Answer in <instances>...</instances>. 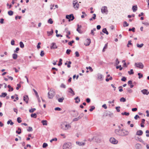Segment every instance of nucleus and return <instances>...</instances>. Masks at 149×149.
Segmentation results:
<instances>
[{
    "instance_id": "1a4fd4ad",
    "label": "nucleus",
    "mask_w": 149,
    "mask_h": 149,
    "mask_svg": "<svg viewBox=\"0 0 149 149\" xmlns=\"http://www.w3.org/2000/svg\"><path fill=\"white\" fill-rule=\"evenodd\" d=\"M101 12L102 13H107L108 10L107 7L106 6L102 7L101 9Z\"/></svg>"
},
{
    "instance_id": "0eeeda50",
    "label": "nucleus",
    "mask_w": 149,
    "mask_h": 149,
    "mask_svg": "<svg viewBox=\"0 0 149 149\" xmlns=\"http://www.w3.org/2000/svg\"><path fill=\"white\" fill-rule=\"evenodd\" d=\"M66 19H68L69 22L72 21L74 19V17L73 14H71L69 15H67L66 16Z\"/></svg>"
},
{
    "instance_id": "49530a36",
    "label": "nucleus",
    "mask_w": 149,
    "mask_h": 149,
    "mask_svg": "<svg viewBox=\"0 0 149 149\" xmlns=\"http://www.w3.org/2000/svg\"><path fill=\"white\" fill-rule=\"evenodd\" d=\"M36 110V109L35 108H33L31 109H30L29 110V112L30 113H33V112L35 111Z\"/></svg>"
},
{
    "instance_id": "bb28decb",
    "label": "nucleus",
    "mask_w": 149,
    "mask_h": 149,
    "mask_svg": "<svg viewBox=\"0 0 149 149\" xmlns=\"http://www.w3.org/2000/svg\"><path fill=\"white\" fill-rule=\"evenodd\" d=\"M126 99L123 97H121L120 99V102H125L126 101Z\"/></svg>"
},
{
    "instance_id": "de8ad7c7",
    "label": "nucleus",
    "mask_w": 149,
    "mask_h": 149,
    "mask_svg": "<svg viewBox=\"0 0 149 149\" xmlns=\"http://www.w3.org/2000/svg\"><path fill=\"white\" fill-rule=\"evenodd\" d=\"M116 68L117 69H119V70H122L123 69V68L121 67V65H120L118 66H117L116 67Z\"/></svg>"
},
{
    "instance_id": "774afa93",
    "label": "nucleus",
    "mask_w": 149,
    "mask_h": 149,
    "mask_svg": "<svg viewBox=\"0 0 149 149\" xmlns=\"http://www.w3.org/2000/svg\"><path fill=\"white\" fill-rule=\"evenodd\" d=\"M122 86H120L118 87V88L119 89V91L120 92H122L123 91V89H122Z\"/></svg>"
},
{
    "instance_id": "f03ea898",
    "label": "nucleus",
    "mask_w": 149,
    "mask_h": 149,
    "mask_svg": "<svg viewBox=\"0 0 149 149\" xmlns=\"http://www.w3.org/2000/svg\"><path fill=\"white\" fill-rule=\"evenodd\" d=\"M61 128L63 130H67L71 128V126L67 122L65 121L61 125Z\"/></svg>"
},
{
    "instance_id": "7ed1b4c3",
    "label": "nucleus",
    "mask_w": 149,
    "mask_h": 149,
    "mask_svg": "<svg viewBox=\"0 0 149 149\" xmlns=\"http://www.w3.org/2000/svg\"><path fill=\"white\" fill-rule=\"evenodd\" d=\"M55 94V91L53 90L50 89L48 93V97L49 99H52Z\"/></svg>"
},
{
    "instance_id": "a18cd8bd",
    "label": "nucleus",
    "mask_w": 149,
    "mask_h": 149,
    "mask_svg": "<svg viewBox=\"0 0 149 149\" xmlns=\"http://www.w3.org/2000/svg\"><path fill=\"white\" fill-rule=\"evenodd\" d=\"M135 28L132 27V29L130 28L129 29V31H132L133 32H135Z\"/></svg>"
},
{
    "instance_id": "4d7b16f0",
    "label": "nucleus",
    "mask_w": 149,
    "mask_h": 149,
    "mask_svg": "<svg viewBox=\"0 0 149 149\" xmlns=\"http://www.w3.org/2000/svg\"><path fill=\"white\" fill-rule=\"evenodd\" d=\"M33 91L35 93L36 96L37 97H38V93L36 91L35 89H33Z\"/></svg>"
},
{
    "instance_id": "e433bc0d",
    "label": "nucleus",
    "mask_w": 149,
    "mask_h": 149,
    "mask_svg": "<svg viewBox=\"0 0 149 149\" xmlns=\"http://www.w3.org/2000/svg\"><path fill=\"white\" fill-rule=\"evenodd\" d=\"M48 22L49 23H50L51 24H52L53 23V21L52 19L50 18L48 20Z\"/></svg>"
},
{
    "instance_id": "5fc2aeb1",
    "label": "nucleus",
    "mask_w": 149,
    "mask_h": 149,
    "mask_svg": "<svg viewBox=\"0 0 149 149\" xmlns=\"http://www.w3.org/2000/svg\"><path fill=\"white\" fill-rule=\"evenodd\" d=\"M60 87L61 88H66V86L63 84L62 83L60 86Z\"/></svg>"
},
{
    "instance_id": "4c0bfd02",
    "label": "nucleus",
    "mask_w": 149,
    "mask_h": 149,
    "mask_svg": "<svg viewBox=\"0 0 149 149\" xmlns=\"http://www.w3.org/2000/svg\"><path fill=\"white\" fill-rule=\"evenodd\" d=\"M96 30V29L95 28H94L93 30H91V34H92L93 35H94V31H95Z\"/></svg>"
},
{
    "instance_id": "37998d69",
    "label": "nucleus",
    "mask_w": 149,
    "mask_h": 149,
    "mask_svg": "<svg viewBox=\"0 0 149 149\" xmlns=\"http://www.w3.org/2000/svg\"><path fill=\"white\" fill-rule=\"evenodd\" d=\"M138 75L139 76V78L140 79L141 78H142L143 77V75L142 74H141L140 73H139L138 74Z\"/></svg>"
},
{
    "instance_id": "f257e3e1",
    "label": "nucleus",
    "mask_w": 149,
    "mask_h": 149,
    "mask_svg": "<svg viewBox=\"0 0 149 149\" xmlns=\"http://www.w3.org/2000/svg\"><path fill=\"white\" fill-rule=\"evenodd\" d=\"M115 132L119 136H124L128 135L129 132L127 130L122 129L120 130L116 129L115 130Z\"/></svg>"
},
{
    "instance_id": "69168bd1",
    "label": "nucleus",
    "mask_w": 149,
    "mask_h": 149,
    "mask_svg": "<svg viewBox=\"0 0 149 149\" xmlns=\"http://www.w3.org/2000/svg\"><path fill=\"white\" fill-rule=\"evenodd\" d=\"M45 54L44 52L43 51H41L40 53V55L41 56H43Z\"/></svg>"
},
{
    "instance_id": "a211bd4d",
    "label": "nucleus",
    "mask_w": 149,
    "mask_h": 149,
    "mask_svg": "<svg viewBox=\"0 0 149 149\" xmlns=\"http://www.w3.org/2000/svg\"><path fill=\"white\" fill-rule=\"evenodd\" d=\"M143 134L142 131L141 130H139L137 131L136 133V134L138 135L141 136Z\"/></svg>"
},
{
    "instance_id": "9d476101",
    "label": "nucleus",
    "mask_w": 149,
    "mask_h": 149,
    "mask_svg": "<svg viewBox=\"0 0 149 149\" xmlns=\"http://www.w3.org/2000/svg\"><path fill=\"white\" fill-rule=\"evenodd\" d=\"M109 140L111 143L114 144H116L118 142V141L114 138H111Z\"/></svg>"
},
{
    "instance_id": "09e8293b",
    "label": "nucleus",
    "mask_w": 149,
    "mask_h": 149,
    "mask_svg": "<svg viewBox=\"0 0 149 149\" xmlns=\"http://www.w3.org/2000/svg\"><path fill=\"white\" fill-rule=\"evenodd\" d=\"M131 42L132 41L131 40H129L128 41V43L127 45V47H130L129 45H132V44Z\"/></svg>"
},
{
    "instance_id": "c85d7f7f",
    "label": "nucleus",
    "mask_w": 149,
    "mask_h": 149,
    "mask_svg": "<svg viewBox=\"0 0 149 149\" xmlns=\"http://www.w3.org/2000/svg\"><path fill=\"white\" fill-rule=\"evenodd\" d=\"M31 117L36 118L37 117V115L36 113H32L31 115Z\"/></svg>"
},
{
    "instance_id": "cd10ccee",
    "label": "nucleus",
    "mask_w": 149,
    "mask_h": 149,
    "mask_svg": "<svg viewBox=\"0 0 149 149\" xmlns=\"http://www.w3.org/2000/svg\"><path fill=\"white\" fill-rule=\"evenodd\" d=\"M18 130H19V131H16V133L18 134H20L21 133V129L19 127H18Z\"/></svg>"
},
{
    "instance_id": "5701e85b",
    "label": "nucleus",
    "mask_w": 149,
    "mask_h": 149,
    "mask_svg": "<svg viewBox=\"0 0 149 149\" xmlns=\"http://www.w3.org/2000/svg\"><path fill=\"white\" fill-rule=\"evenodd\" d=\"M102 32L106 34L107 35L109 34V33L107 31L106 28H105L103 29L102 30Z\"/></svg>"
},
{
    "instance_id": "052dcab7",
    "label": "nucleus",
    "mask_w": 149,
    "mask_h": 149,
    "mask_svg": "<svg viewBox=\"0 0 149 149\" xmlns=\"http://www.w3.org/2000/svg\"><path fill=\"white\" fill-rule=\"evenodd\" d=\"M48 146L47 144L46 143H43L42 145V147L43 148H45Z\"/></svg>"
},
{
    "instance_id": "39448f33",
    "label": "nucleus",
    "mask_w": 149,
    "mask_h": 149,
    "mask_svg": "<svg viewBox=\"0 0 149 149\" xmlns=\"http://www.w3.org/2000/svg\"><path fill=\"white\" fill-rule=\"evenodd\" d=\"M71 143H66L63 146V149H70L71 148Z\"/></svg>"
},
{
    "instance_id": "ea45409f",
    "label": "nucleus",
    "mask_w": 149,
    "mask_h": 149,
    "mask_svg": "<svg viewBox=\"0 0 149 149\" xmlns=\"http://www.w3.org/2000/svg\"><path fill=\"white\" fill-rule=\"evenodd\" d=\"M8 14L9 15L11 16L13 15V12L12 10H10L8 11Z\"/></svg>"
},
{
    "instance_id": "603ef678",
    "label": "nucleus",
    "mask_w": 149,
    "mask_h": 149,
    "mask_svg": "<svg viewBox=\"0 0 149 149\" xmlns=\"http://www.w3.org/2000/svg\"><path fill=\"white\" fill-rule=\"evenodd\" d=\"M71 52V50L70 49H68L66 51V53L69 55L70 54V52Z\"/></svg>"
},
{
    "instance_id": "6ab92c4d",
    "label": "nucleus",
    "mask_w": 149,
    "mask_h": 149,
    "mask_svg": "<svg viewBox=\"0 0 149 149\" xmlns=\"http://www.w3.org/2000/svg\"><path fill=\"white\" fill-rule=\"evenodd\" d=\"M76 143L80 146H83L85 145V143L82 142H76Z\"/></svg>"
},
{
    "instance_id": "4468645a",
    "label": "nucleus",
    "mask_w": 149,
    "mask_h": 149,
    "mask_svg": "<svg viewBox=\"0 0 149 149\" xmlns=\"http://www.w3.org/2000/svg\"><path fill=\"white\" fill-rule=\"evenodd\" d=\"M51 45H52L50 47V48L51 49H56L57 48L56 43L54 42L52 43L51 44Z\"/></svg>"
},
{
    "instance_id": "864d4df0",
    "label": "nucleus",
    "mask_w": 149,
    "mask_h": 149,
    "mask_svg": "<svg viewBox=\"0 0 149 149\" xmlns=\"http://www.w3.org/2000/svg\"><path fill=\"white\" fill-rule=\"evenodd\" d=\"M74 42V41L73 40L69 42L68 43V45H70V46H72V44Z\"/></svg>"
},
{
    "instance_id": "bf43d9fd",
    "label": "nucleus",
    "mask_w": 149,
    "mask_h": 149,
    "mask_svg": "<svg viewBox=\"0 0 149 149\" xmlns=\"http://www.w3.org/2000/svg\"><path fill=\"white\" fill-rule=\"evenodd\" d=\"M77 31L79 33L82 34L83 33V31L80 29H77Z\"/></svg>"
},
{
    "instance_id": "c9c22d12",
    "label": "nucleus",
    "mask_w": 149,
    "mask_h": 149,
    "mask_svg": "<svg viewBox=\"0 0 149 149\" xmlns=\"http://www.w3.org/2000/svg\"><path fill=\"white\" fill-rule=\"evenodd\" d=\"M20 46L21 48H23L24 47V45L22 42H20L19 43Z\"/></svg>"
},
{
    "instance_id": "6e6d98bb",
    "label": "nucleus",
    "mask_w": 149,
    "mask_h": 149,
    "mask_svg": "<svg viewBox=\"0 0 149 149\" xmlns=\"http://www.w3.org/2000/svg\"><path fill=\"white\" fill-rule=\"evenodd\" d=\"M84 114L83 113H81L79 116H78L79 118L80 119L81 118L84 116Z\"/></svg>"
},
{
    "instance_id": "13d9d810",
    "label": "nucleus",
    "mask_w": 149,
    "mask_h": 149,
    "mask_svg": "<svg viewBox=\"0 0 149 149\" xmlns=\"http://www.w3.org/2000/svg\"><path fill=\"white\" fill-rule=\"evenodd\" d=\"M107 44H106L105 45L104 47V48H103V50H102V51L103 52H104L105 51L104 49H106L107 48Z\"/></svg>"
},
{
    "instance_id": "7c9ffc66",
    "label": "nucleus",
    "mask_w": 149,
    "mask_h": 149,
    "mask_svg": "<svg viewBox=\"0 0 149 149\" xmlns=\"http://www.w3.org/2000/svg\"><path fill=\"white\" fill-rule=\"evenodd\" d=\"M12 55L13 58L14 59H17V54H13Z\"/></svg>"
},
{
    "instance_id": "680f3d73",
    "label": "nucleus",
    "mask_w": 149,
    "mask_h": 149,
    "mask_svg": "<svg viewBox=\"0 0 149 149\" xmlns=\"http://www.w3.org/2000/svg\"><path fill=\"white\" fill-rule=\"evenodd\" d=\"M54 110L55 111H60L61 110V109L58 107H56L55 108Z\"/></svg>"
},
{
    "instance_id": "8fccbe9b",
    "label": "nucleus",
    "mask_w": 149,
    "mask_h": 149,
    "mask_svg": "<svg viewBox=\"0 0 149 149\" xmlns=\"http://www.w3.org/2000/svg\"><path fill=\"white\" fill-rule=\"evenodd\" d=\"M62 60L61 58H60L59 59V62L58 63V66H60L62 64V63L61 61H62Z\"/></svg>"
},
{
    "instance_id": "f8f14e48",
    "label": "nucleus",
    "mask_w": 149,
    "mask_h": 149,
    "mask_svg": "<svg viewBox=\"0 0 149 149\" xmlns=\"http://www.w3.org/2000/svg\"><path fill=\"white\" fill-rule=\"evenodd\" d=\"M97 79H99L100 81H102L103 80V75L100 73H98L97 74Z\"/></svg>"
},
{
    "instance_id": "58836bf2",
    "label": "nucleus",
    "mask_w": 149,
    "mask_h": 149,
    "mask_svg": "<svg viewBox=\"0 0 149 149\" xmlns=\"http://www.w3.org/2000/svg\"><path fill=\"white\" fill-rule=\"evenodd\" d=\"M126 90L127 91V92H128L130 93H131L132 92V90L131 89L129 88H127L126 89Z\"/></svg>"
},
{
    "instance_id": "2eb2a0df",
    "label": "nucleus",
    "mask_w": 149,
    "mask_h": 149,
    "mask_svg": "<svg viewBox=\"0 0 149 149\" xmlns=\"http://www.w3.org/2000/svg\"><path fill=\"white\" fill-rule=\"evenodd\" d=\"M113 113L110 111H107L106 113V116H108L109 117H111L112 116H113Z\"/></svg>"
},
{
    "instance_id": "f704fd0d",
    "label": "nucleus",
    "mask_w": 149,
    "mask_h": 149,
    "mask_svg": "<svg viewBox=\"0 0 149 149\" xmlns=\"http://www.w3.org/2000/svg\"><path fill=\"white\" fill-rule=\"evenodd\" d=\"M128 73L130 75L133 74L134 73L133 69H131L130 71L128 72Z\"/></svg>"
},
{
    "instance_id": "4be33fe9",
    "label": "nucleus",
    "mask_w": 149,
    "mask_h": 149,
    "mask_svg": "<svg viewBox=\"0 0 149 149\" xmlns=\"http://www.w3.org/2000/svg\"><path fill=\"white\" fill-rule=\"evenodd\" d=\"M7 95V94L6 93H1V94L0 95V97H5Z\"/></svg>"
},
{
    "instance_id": "338daca9",
    "label": "nucleus",
    "mask_w": 149,
    "mask_h": 149,
    "mask_svg": "<svg viewBox=\"0 0 149 149\" xmlns=\"http://www.w3.org/2000/svg\"><path fill=\"white\" fill-rule=\"evenodd\" d=\"M80 119L78 117L77 118H74L73 120V121H78V120Z\"/></svg>"
},
{
    "instance_id": "a19ab883",
    "label": "nucleus",
    "mask_w": 149,
    "mask_h": 149,
    "mask_svg": "<svg viewBox=\"0 0 149 149\" xmlns=\"http://www.w3.org/2000/svg\"><path fill=\"white\" fill-rule=\"evenodd\" d=\"M53 32V30L52 29L51 31H50V32L47 31V33L48 34H49V36L50 35H52V34Z\"/></svg>"
},
{
    "instance_id": "dca6fc26",
    "label": "nucleus",
    "mask_w": 149,
    "mask_h": 149,
    "mask_svg": "<svg viewBox=\"0 0 149 149\" xmlns=\"http://www.w3.org/2000/svg\"><path fill=\"white\" fill-rule=\"evenodd\" d=\"M68 92L70 93H71L73 95H74L75 94L74 92L71 88H68Z\"/></svg>"
},
{
    "instance_id": "2f4dec72",
    "label": "nucleus",
    "mask_w": 149,
    "mask_h": 149,
    "mask_svg": "<svg viewBox=\"0 0 149 149\" xmlns=\"http://www.w3.org/2000/svg\"><path fill=\"white\" fill-rule=\"evenodd\" d=\"M144 44L143 43H141V44H139L137 43L136 44V46L137 47L141 48L143 46Z\"/></svg>"
},
{
    "instance_id": "0e129e2a",
    "label": "nucleus",
    "mask_w": 149,
    "mask_h": 149,
    "mask_svg": "<svg viewBox=\"0 0 149 149\" xmlns=\"http://www.w3.org/2000/svg\"><path fill=\"white\" fill-rule=\"evenodd\" d=\"M76 56L78 57L79 56V54L78 51H76L75 52Z\"/></svg>"
},
{
    "instance_id": "20e7f679",
    "label": "nucleus",
    "mask_w": 149,
    "mask_h": 149,
    "mask_svg": "<svg viewBox=\"0 0 149 149\" xmlns=\"http://www.w3.org/2000/svg\"><path fill=\"white\" fill-rule=\"evenodd\" d=\"M134 66L136 68L141 69H142L144 67L143 64L141 62L135 63H134Z\"/></svg>"
},
{
    "instance_id": "c756f323",
    "label": "nucleus",
    "mask_w": 149,
    "mask_h": 149,
    "mask_svg": "<svg viewBox=\"0 0 149 149\" xmlns=\"http://www.w3.org/2000/svg\"><path fill=\"white\" fill-rule=\"evenodd\" d=\"M129 26V24L127 23L126 21H124L123 22V26L124 27L127 26Z\"/></svg>"
},
{
    "instance_id": "e2e57ef3",
    "label": "nucleus",
    "mask_w": 149,
    "mask_h": 149,
    "mask_svg": "<svg viewBox=\"0 0 149 149\" xmlns=\"http://www.w3.org/2000/svg\"><path fill=\"white\" fill-rule=\"evenodd\" d=\"M57 141V139L56 138H54L52 139L51 140H50V142H52L53 141Z\"/></svg>"
},
{
    "instance_id": "c03bdc74",
    "label": "nucleus",
    "mask_w": 149,
    "mask_h": 149,
    "mask_svg": "<svg viewBox=\"0 0 149 149\" xmlns=\"http://www.w3.org/2000/svg\"><path fill=\"white\" fill-rule=\"evenodd\" d=\"M27 131L28 132L32 131H33L32 128L30 127H28V129H27Z\"/></svg>"
},
{
    "instance_id": "a878e982",
    "label": "nucleus",
    "mask_w": 149,
    "mask_h": 149,
    "mask_svg": "<svg viewBox=\"0 0 149 149\" xmlns=\"http://www.w3.org/2000/svg\"><path fill=\"white\" fill-rule=\"evenodd\" d=\"M8 87L9 88V89L8 90L9 91H13V87H12L10 85H8Z\"/></svg>"
},
{
    "instance_id": "393cba45",
    "label": "nucleus",
    "mask_w": 149,
    "mask_h": 149,
    "mask_svg": "<svg viewBox=\"0 0 149 149\" xmlns=\"http://www.w3.org/2000/svg\"><path fill=\"white\" fill-rule=\"evenodd\" d=\"M145 121V119H142V120H141L142 123L141 125V127H144V125L143 124L145 123H144Z\"/></svg>"
},
{
    "instance_id": "412c9836",
    "label": "nucleus",
    "mask_w": 149,
    "mask_h": 149,
    "mask_svg": "<svg viewBox=\"0 0 149 149\" xmlns=\"http://www.w3.org/2000/svg\"><path fill=\"white\" fill-rule=\"evenodd\" d=\"M74 100H75V102L76 103H78L80 102V99L78 97L74 98Z\"/></svg>"
},
{
    "instance_id": "f3484780",
    "label": "nucleus",
    "mask_w": 149,
    "mask_h": 149,
    "mask_svg": "<svg viewBox=\"0 0 149 149\" xmlns=\"http://www.w3.org/2000/svg\"><path fill=\"white\" fill-rule=\"evenodd\" d=\"M132 9L133 12H136L137 9V6L136 5L133 6Z\"/></svg>"
},
{
    "instance_id": "79ce46f5",
    "label": "nucleus",
    "mask_w": 149,
    "mask_h": 149,
    "mask_svg": "<svg viewBox=\"0 0 149 149\" xmlns=\"http://www.w3.org/2000/svg\"><path fill=\"white\" fill-rule=\"evenodd\" d=\"M21 119V118L19 117H18L17 118V121L19 123H20L22 122V120Z\"/></svg>"
},
{
    "instance_id": "3c124183",
    "label": "nucleus",
    "mask_w": 149,
    "mask_h": 149,
    "mask_svg": "<svg viewBox=\"0 0 149 149\" xmlns=\"http://www.w3.org/2000/svg\"><path fill=\"white\" fill-rule=\"evenodd\" d=\"M91 108L89 109V111H92L93 110L95 109V107L94 106H91Z\"/></svg>"
},
{
    "instance_id": "423d86ee",
    "label": "nucleus",
    "mask_w": 149,
    "mask_h": 149,
    "mask_svg": "<svg viewBox=\"0 0 149 149\" xmlns=\"http://www.w3.org/2000/svg\"><path fill=\"white\" fill-rule=\"evenodd\" d=\"M73 5L74 8L76 9H78L79 8V5L77 0H74L73 2Z\"/></svg>"
},
{
    "instance_id": "6e6552de",
    "label": "nucleus",
    "mask_w": 149,
    "mask_h": 149,
    "mask_svg": "<svg viewBox=\"0 0 149 149\" xmlns=\"http://www.w3.org/2000/svg\"><path fill=\"white\" fill-rule=\"evenodd\" d=\"M70 112L71 116L73 117H76L78 114V112L75 110H71Z\"/></svg>"
},
{
    "instance_id": "473e14b6",
    "label": "nucleus",
    "mask_w": 149,
    "mask_h": 149,
    "mask_svg": "<svg viewBox=\"0 0 149 149\" xmlns=\"http://www.w3.org/2000/svg\"><path fill=\"white\" fill-rule=\"evenodd\" d=\"M64 100V98L62 97L59 98L58 99V101L60 102H63V100Z\"/></svg>"
},
{
    "instance_id": "72a5a7b5",
    "label": "nucleus",
    "mask_w": 149,
    "mask_h": 149,
    "mask_svg": "<svg viewBox=\"0 0 149 149\" xmlns=\"http://www.w3.org/2000/svg\"><path fill=\"white\" fill-rule=\"evenodd\" d=\"M121 114L123 115H125L127 116H128L129 115L130 113L129 112H125L124 113H121Z\"/></svg>"
},
{
    "instance_id": "9b49d317",
    "label": "nucleus",
    "mask_w": 149,
    "mask_h": 149,
    "mask_svg": "<svg viewBox=\"0 0 149 149\" xmlns=\"http://www.w3.org/2000/svg\"><path fill=\"white\" fill-rule=\"evenodd\" d=\"M91 43V39L90 38H87L86 40L84 42V45L86 46H88Z\"/></svg>"
},
{
    "instance_id": "aec40b11",
    "label": "nucleus",
    "mask_w": 149,
    "mask_h": 149,
    "mask_svg": "<svg viewBox=\"0 0 149 149\" xmlns=\"http://www.w3.org/2000/svg\"><path fill=\"white\" fill-rule=\"evenodd\" d=\"M28 95H26L24 97V100L25 101L26 103H28Z\"/></svg>"
},
{
    "instance_id": "ddd939ff",
    "label": "nucleus",
    "mask_w": 149,
    "mask_h": 149,
    "mask_svg": "<svg viewBox=\"0 0 149 149\" xmlns=\"http://www.w3.org/2000/svg\"><path fill=\"white\" fill-rule=\"evenodd\" d=\"M141 92L144 95H148L149 94V92L146 89H144L141 91Z\"/></svg>"
},
{
    "instance_id": "b1692460",
    "label": "nucleus",
    "mask_w": 149,
    "mask_h": 149,
    "mask_svg": "<svg viewBox=\"0 0 149 149\" xmlns=\"http://www.w3.org/2000/svg\"><path fill=\"white\" fill-rule=\"evenodd\" d=\"M47 121L46 120H42L41 121V123L43 125H47Z\"/></svg>"
}]
</instances>
